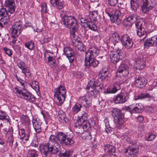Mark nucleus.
Segmentation results:
<instances>
[{
	"label": "nucleus",
	"instance_id": "nucleus-63",
	"mask_svg": "<svg viewBox=\"0 0 157 157\" xmlns=\"http://www.w3.org/2000/svg\"><path fill=\"white\" fill-rule=\"evenodd\" d=\"M31 146L34 147H37L38 145V142L37 140H33L31 144Z\"/></svg>",
	"mask_w": 157,
	"mask_h": 157
},
{
	"label": "nucleus",
	"instance_id": "nucleus-38",
	"mask_svg": "<svg viewBox=\"0 0 157 157\" xmlns=\"http://www.w3.org/2000/svg\"><path fill=\"white\" fill-rule=\"evenodd\" d=\"M58 114L59 118L62 121V122L65 123L68 122L69 120L66 117L65 113L63 111L61 110L59 111L58 112Z\"/></svg>",
	"mask_w": 157,
	"mask_h": 157
},
{
	"label": "nucleus",
	"instance_id": "nucleus-30",
	"mask_svg": "<svg viewBox=\"0 0 157 157\" xmlns=\"http://www.w3.org/2000/svg\"><path fill=\"white\" fill-rule=\"evenodd\" d=\"M82 124H79V123L77 122L75 123L74 131L78 136H80L82 134L84 131Z\"/></svg>",
	"mask_w": 157,
	"mask_h": 157
},
{
	"label": "nucleus",
	"instance_id": "nucleus-61",
	"mask_svg": "<svg viewBox=\"0 0 157 157\" xmlns=\"http://www.w3.org/2000/svg\"><path fill=\"white\" fill-rule=\"evenodd\" d=\"M108 3L110 6H114L117 3L118 0H108Z\"/></svg>",
	"mask_w": 157,
	"mask_h": 157
},
{
	"label": "nucleus",
	"instance_id": "nucleus-58",
	"mask_svg": "<svg viewBox=\"0 0 157 157\" xmlns=\"http://www.w3.org/2000/svg\"><path fill=\"white\" fill-rule=\"evenodd\" d=\"M107 76V75L100 71L98 75V78L101 79V80L105 79Z\"/></svg>",
	"mask_w": 157,
	"mask_h": 157
},
{
	"label": "nucleus",
	"instance_id": "nucleus-10",
	"mask_svg": "<svg viewBox=\"0 0 157 157\" xmlns=\"http://www.w3.org/2000/svg\"><path fill=\"white\" fill-rule=\"evenodd\" d=\"M22 22L19 20H17L15 21L12 25V27L11 29L13 34L15 35H20L22 30Z\"/></svg>",
	"mask_w": 157,
	"mask_h": 157
},
{
	"label": "nucleus",
	"instance_id": "nucleus-42",
	"mask_svg": "<svg viewBox=\"0 0 157 157\" xmlns=\"http://www.w3.org/2000/svg\"><path fill=\"white\" fill-rule=\"evenodd\" d=\"M59 157H71V152L70 151L65 150L64 152L61 151L59 154Z\"/></svg>",
	"mask_w": 157,
	"mask_h": 157
},
{
	"label": "nucleus",
	"instance_id": "nucleus-32",
	"mask_svg": "<svg viewBox=\"0 0 157 157\" xmlns=\"http://www.w3.org/2000/svg\"><path fill=\"white\" fill-rule=\"evenodd\" d=\"M87 114L84 111H82L80 116H79L78 119H77L76 122L80 124H83V123L87 121Z\"/></svg>",
	"mask_w": 157,
	"mask_h": 157
},
{
	"label": "nucleus",
	"instance_id": "nucleus-51",
	"mask_svg": "<svg viewBox=\"0 0 157 157\" xmlns=\"http://www.w3.org/2000/svg\"><path fill=\"white\" fill-rule=\"evenodd\" d=\"M155 135L152 133H148L146 136V140L148 141H151L154 140L155 138Z\"/></svg>",
	"mask_w": 157,
	"mask_h": 157
},
{
	"label": "nucleus",
	"instance_id": "nucleus-31",
	"mask_svg": "<svg viewBox=\"0 0 157 157\" xmlns=\"http://www.w3.org/2000/svg\"><path fill=\"white\" fill-rule=\"evenodd\" d=\"M105 11L110 17L111 18V17H112V19L111 18L112 21L117 24V19H115L114 18V17L116 15V10H113L112 8H108L106 9Z\"/></svg>",
	"mask_w": 157,
	"mask_h": 157
},
{
	"label": "nucleus",
	"instance_id": "nucleus-34",
	"mask_svg": "<svg viewBox=\"0 0 157 157\" xmlns=\"http://www.w3.org/2000/svg\"><path fill=\"white\" fill-rule=\"evenodd\" d=\"M28 84L35 90H38L39 86L38 82L33 79H29L28 81Z\"/></svg>",
	"mask_w": 157,
	"mask_h": 157
},
{
	"label": "nucleus",
	"instance_id": "nucleus-62",
	"mask_svg": "<svg viewBox=\"0 0 157 157\" xmlns=\"http://www.w3.org/2000/svg\"><path fill=\"white\" fill-rule=\"evenodd\" d=\"M145 126L143 124H140L138 125V130L141 132H142L145 130Z\"/></svg>",
	"mask_w": 157,
	"mask_h": 157
},
{
	"label": "nucleus",
	"instance_id": "nucleus-17",
	"mask_svg": "<svg viewBox=\"0 0 157 157\" xmlns=\"http://www.w3.org/2000/svg\"><path fill=\"white\" fill-rule=\"evenodd\" d=\"M113 87L111 89H109L107 90V93L114 94L121 88V85L123 82V81L116 80L115 79Z\"/></svg>",
	"mask_w": 157,
	"mask_h": 157
},
{
	"label": "nucleus",
	"instance_id": "nucleus-1",
	"mask_svg": "<svg viewBox=\"0 0 157 157\" xmlns=\"http://www.w3.org/2000/svg\"><path fill=\"white\" fill-rule=\"evenodd\" d=\"M72 133L58 132L56 136L51 135L47 143H41L39 148L42 155L47 157L52 154L55 155L59 152L61 144L70 146L73 144Z\"/></svg>",
	"mask_w": 157,
	"mask_h": 157
},
{
	"label": "nucleus",
	"instance_id": "nucleus-47",
	"mask_svg": "<svg viewBox=\"0 0 157 157\" xmlns=\"http://www.w3.org/2000/svg\"><path fill=\"white\" fill-rule=\"evenodd\" d=\"M82 125V128L84 131L88 130L90 127V124L87 121L85 122V123H83Z\"/></svg>",
	"mask_w": 157,
	"mask_h": 157
},
{
	"label": "nucleus",
	"instance_id": "nucleus-8",
	"mask_svg": "<svg viewBox=\"0 0 157 157\" xmlns=\"http://www.w3.org/2000/svg\"><path fill=\"white\" fill-rule=\"evenodd\" d=\"M130 92L121 93L114 96L113 98V102L116 104H123L127 102L130 96Z\"/></svg>",
	"mask_w": 157,
	"mask_h": 157
},
{
	"label": "nucleus",
	"instance_id": "nucleus-59",
	"mask_svg": "<svg viewBox=\"0 0 157 157\" xmlns=\"http://www.w3.org/2000/svg\"><path fill=\"white\" fill-rule=\"evenodd\" d=\"M37 151L35 150H32L30 153L29 157H38Z\"/></svg>",
	"mask_w": 157,
	"mask_h": 157
},
{
	"label": "nucleus",
	"instance_id": "nucleus-64",
	"mask_svg": "<svg viewBox=\"0 0 157 157\" xmlns=\"http://www.w3.org/2000/svg\"><path fill=\"white\" fill-rule=\"evenodd\" d=\"M78 20H80L81 23H85L86 22V20L85 19L83 18L82 17V15L81 14H79L78 15Z\"/></svg>",
	"mask_w": 157,
	"mask_h": 157
},
{
	"label": "nucleus",
	"instance_id": "nucleus-56",
	"mask_svg": "<svg viewBox=\"0 0 157 157\" xmlns=\"http://www.w3.org/2000/svg\"><path fill=\"white\" fill-rule=\"evenodd\" d=\"M17 65L21 70L26 66L25 63L23 61H20L19 62H18Z\"/></svg>",
	"mask_w": 157,
	"mask_h": 157
},
{
	"label": "nucleus",
	"instance_id": "nucleus-37",
	"mask_svg": "<svg viewBox=\"0 0 157 157\" xmlns=\"http://www.w3.org/2000/svg\"><path fill=\"white\" fill-rule=\"evenodd\" d=\"M48 64L52 67L56 68L57 64L55 58L52 56H49L48 57Z\"/></svg>",
	"mask_w": 157,
	"mask_h": 157
},
{
	"label": "nucleus",
	"instance_id": "nucleus-18",
	"mask_svg": "<svg viewBox=\"0 0 157 157\" xmlns=\"http://www.w3.org/2000/svg\"><path fill=\"white\" fill-rule=\"evenodd\" d=\"M64 54L69 60L70 63L73 62L74 59V53L73 50L69 47L65 48L63 49Z\"/></svg>",
	"mask_w": 157,
	"mask_h": 157
},
{
	"label": "nucleus",
	"instance_id": "nucleus-39",
	"mask_svg": "<svg viewBox=\"0 0 157 157\" xmlns=\"http://www.w3.org/2000/svg\"><path fill=\"white\" fill-rule=\"evenodd\" d=\"M139 149L137 148H132L129 149L128 153L131 157H136L138 153Z\"/></svg>",
	"mask_w": 157,
	"mask_h": 157
},
{
	"label": "nucleus",
	"instance_id": "nucleus-45",
	"mask_svg": "<svg viewBox=\"0 0 157 157\" xmlns=\"http://www.w3.org/2000/svg\"><path fill=\"white\" fill-rule=\"evenodd\" d=\"M41 14L46 13L47 12V3L46 2L42 3L41 4Z\"/></svg>",
	"mask_w": 157,
	"mask_h": 157
},
{
	"label": "nucleus",
	"instance_id": "nucleus-3",
	"mask_svg": "<svg viewBox=\"0 0 157 157\" xmlns=\"http://www.w3.org/2000/svg\"><path fill=\"white\" fill-rule=\"evenodd\" d=\"M130 63L128 59H125L119 66L116 73L115 79L116 80L122 81L121 76L122 75L124 77L127 76L129 73Z\"/></svg>",
	"mask_w": 157,
	"mask_h": 157
},
{
	"label": "nucleus",
	"instance_id": "nucleus-9",
	"mask_svg": "<svg viewBox=\"0 0 157 157\" xmlns=\"http://www.w3.org/2000/svg\"><path fill=\"white\" fill-rule=\"evenodd\" d=\"M135 26L137 29V33L140 37L146 35H147V32L145 28V23L142 21H137L135 23Z\"/></svg>",
	"mask_w": 157,
	"mask_h": 157
},
{
	"label": "nucleus",
	"instance_id": "nucleus-26",
	"mask_svg": "<svg viewBox=\"0 0 157 157\" xmlns=\"http://www.w3.org/2000/svg\"><path fill=\"white\" fill-rule=\"evenodd\" d=\"M32 122L34 128L36 133H40L42 130L46 129V128L44 129L43 128L42 123L40 121H38L36 120H34Z\"/></svg>",
	"mask_w": 157,
	"mask_h": 157
},
{
	"label": "nucleus",
	"instance_id": "nucleus-2",
	"mask_svg": "<svg viewBox=\"0 0 157 157\" xmlns=\"http://www.w3.org/2000/svg\"><path fill=\"white\" fill-rule=\"evenodd\" d=\"M61 23L66 28L70 29V37L72 39L73 45L75 49L84 51L85 48L80 38L75 35L78 25L77 21L73 16L64 14L61 17Z\"/></svg>",
	"mask_w": 157,
	"mask_h": 157
},
{
	"label": "nucleus",
	"instance_id": "nucleus-6",
	"mask_svg": "<svg viewBox=\"0 0 157 157\" xmlns=\"http://www.w3.org/2000/svg\"><path fill=\"white\" fill-rule=\"evenodd\" d=\"M92 89L90 91H89V94L95 98L98 93L101 90V87L100 86V84L97 81L90 80L88 83L86 87V89L90 90Z\"/></svg>",
	"mask_w": 157,
	"mask_h": 157
},
{
	"label": "nucleus",
	"instance_id": "nucleus-60",
	"mask_svg": "<svg viewBox=\"0 0 157 157\" xmlns=\"http://www.w3.org/2000/svg\"><path fill=\"white\" fill-rule=\"evenodd\" d=\"M11 37L12 38V42L13 43H15L17 41V37L19 36L20 35H17L13 34L12 32H11Z\"/></svg>",
	"mask_w": 157,
	"mask_h": 157
},
{
	"label": "nucleus",
	"instance_id": "nucleus-52",
	"mask_svg": "<svg viewBox=\"0 0 157 157\" xmlns=\"http://www.w3.org/2000/svg\"><path fill=\"white\" fill-rule=\"evenodd\" d=\"M7 15H8L6 9L5 8H1L0 9V19L2 17H3Z\"/></svg>",
	"mask_w": 157,
	"mask_h": 157
},
{
	"label": "nucleus",
	"instance_id": "nucleus-57",
	"mask_svg": "<svg viewBox=\"0 0 157 157\" xmlns=\"http://www.w3.org/2000/svg\"><path fill=\"white\" fill-rule=\"evenodd\" d=\"M3 50L5 52L6 54L10 56H11L12 55V52L11 50L9 48L4 47Z\"/></svg>",
	"mask_w": 157,
	"mask_h": 157
},
{
	"label": "nucleus",
	"instance_id": "nucleus-49",
	"mask_svg": "<svg viewBox=\"0 0 157 157\" xmlns=\"http://www.w3.org/2000/svg\"><path fill=\"white\" fill-rule=\"evenodd\" d=\"M14 139V138L13 136L12 135H10L8 137V139L6 141L7 143L9 144V146L11 147L13 146Z\"/></svg>",
	"mask_w": 157,
	"mask_h": 157
},
{
	"label": "nucleus",
	"instance_id": "nucleus-25",
	"mask_svg": "<svg viewBox=\"0 0 157 157\" xmlns=\"http://www.w3.org/2000/svg\"><path fill=\"white\" fill-rule=\"evenodd\" d=\"M112 38L113 41V42H109V46L114 48V47H115L116 43H119L120 41H121V38L117 33L115 32L112 34Z\"/></svg>",
	"mask_w": 157,
	"mask_h": 157
},
{
	"label": "nucleus",
	"instance_id": "nucleus-50",
	"mask_svg": "<svg viewBox=\"0 0 157 157\" xmlns=\"http://www.w3.org/2000/svg\"><path fill=\"white\" fill-rule=\"evenodd\" d=\"M14 77L16 78L17 80L20 82L21 86H25L26 84L25 81L18 77L17 74L14 75Z\"/></svg>",
	"mask_w": 157,
	"mask_h": 157
},
{
	"label": "nucleus",
	"instance_id": "nucleus-23",
	"mask_svg": "<svg viewBox=\"0 0 157 157\" xmlns=\"http://www.w3.org/2000/svg\"><path fill=\"white\" fill-rule=\"evenodd\" d=\"M104 151L109 154L108 155H113L116 156V147L110 144H105L104 146Z\"/></svg>",
	"mask_w": 157,
	"mask_h": 157
},
{
	"label": "nucleus",
	"instance_id": "nucleus-22",
	"mask_svg": "<svg viewBox=\"0 0 157 157\" xmlns=\"http://www.w3.org/2000/svg\"><path fill=\"white\" fill-rule=\"evenodd\" d=\"M127 11L126 9L122 10H116V16L114 18L117 19V24H120L121 23V20L123 16L125 14Z\"/></svg>",
	"mask_w": 157,
	"mask_h": 157
},
{
	"label": "nucleus",
	"instance_id": "nucleus-21",
	"mask_svg": "<svg viewBox=\"0 0 157 157\" xmlns=\"http://www.w3.org/2000/svg\"><path fill=\"white\" fill-rule=\"evenodd\" d=\"M135 78V84L139 87L143 88L146 85L147 81L144 77L140 76H136Z\"/></svg>",
	"mask_w": 157,
	"mask_h": 157
},
{
	"label": "nucleus",
	"instance_id": "nucleus-11",
	"mask_svg": "<svg viewBox=\"0 0 157 157\" xmlns=\"http://www.w3.org/2000/svg\"><path fill=\"white\" fill-rule=\"evenodd\" d=\"M99 50L97 46L94 45L89 48L88 50L86 52L85 59L95 58L99 53Z\"/></svg>",
	"mask_w": 157,
	"mask_h": 157
},
{
	"label": "nucleus",
	"instance_id": "nucleus-7",
	"mask_svg": "<svg viewBox=\"0 0 157 157\" xmlns=\"http://www.w3.org/2000/svg\"><path fill=\"white\" fill-rule=\"evenodd\" d=\"M15 90L17 93V95L20 98L23 99L31 103H33L36 101V98L34 95L30 92L25 90H19L15 88Z\"/></svg>",
	"mask_w": 157,
	"mask_h": 157
},
{
	"label": "nucleus",
	"instance_id": "nucleus-24",
	"mask_svg": "<svg viewBox=\"0 0 157 157\" xmlns=\"http://www.w3.org/2000/svg\"><path fill=\"white\" fill-rule=\"evenodd\" d=\"M19 134L21 139L27 141L30 136V130L29 128L26 131L24 129H21L19 132Z\"/></svg>",
	"mask_w": 157,
	"mask_h": 157
},
{
	"label": "nucleus",
	"instance_id": "nucleus-54",
	"mask_svg": "<svg viewBox=\"0 0 157 157\" xmlns=\"http://www.w3.org/2000/svg\"><path fill=\"white\" fill-rule=\"evenodd\" d=\"M98 13L97 11H95L90 13L89 15L90 17H91L94 20H95L98 16Z\"/></svg>",
	"mask_w": 157,
	"mask_h": 157
},
{
	"label": "nucleus",
	"instance_id": "nucleus-14",
	"mask_svg": "<svg viewBox=\"0 0 157 157\" xmlns=\"http://www.w3.org/2000/svg\"><path fill=\"white\" fill-rule=\"evenodd\" d=\"M144 44V47L146 48H148L150 47L157 46V35L147 39Z\"/></svg>",
	"mask_w": 157,
	"mask_h": 157
},
{
	"label": "nucleus",
	"instance_id": "nucleus-36",
	"mask_svg": "<svg viewBox=\"0 0 157 157\" xmlns=\"http://www.w3.org/2000/svg\"><path fill=\"white\" fill-rule=\"evenodd\" d=\"M82 105L79 103H76L72 108V112L74 114H76L81 110Z\"/></svg>",
	"mask_w": 157,
	"mask_h": 157
},
{
	"label": "nucleus",
	"instance_id": "nucleus-19",
	"mask_svg": "<svg viewBox=\"0 0 157 157\" xmlns=\"http://www.w3.org/2000/svg\"><path fill=\"white\" fill-rule=\"evenodd\" d=\"M132 107V106L130 105L128 106V109L134 113H141L144 109V106L141 103L136 104Z\"/></svg>",
	"mask_w": 157,
	"mask_h": 157
},
{
	"label": "nucleus",
	"instance_id": "nucleus-48",
	"mask_svg": "<svg viewBox=\"0 0 157 157\" xmlns=\"http://www.w3.org/2000/svg\"><path fill=\"white\" fill-rule=\"evenodd\" d=\"M82 136V139L84 140H90L92 137L91 136V133L90 132H86L85 133H83Z\"/></svg>",
	"mask_w": 157,
	"mask_h": 157
},
{
	"label": "nucleus",
	"instance_id": "nucleus-27",
	"mask_svg": "<svg viewBox=\"0 0 157 157\" xmlns=\"http://www.w3.org/2000/svg\"><path fill=\"white\" fill-rule=\"evenodd\" d=\"M110 57L111 61L114 64L117 63L121 60L119 55H118L115 51H111Z\"/></svg>",
	"mask_w": 157,
	"mask_h": 157
},
{
	"label": "nucleus",
	"instance_id": "nucleus-46",
	"mask_svg": "<svg viewBox=\"0 0 157 157\" xmlns=\"http://www.w3.org/2000/svg\"><path fill=\"white\" fill-rule=\"evenodd\" d=\"M127 49L130 48L133 46V42L132 40H130L128 42H126L125 44H122Z\"/></svg>",
	"mask_w": 157,
	"mask_h": 157
},
{
	"label": "nucleus",
	"instance_id": "nucleus-16",
	"mask_svg": "<svg viewBox=\"0 0 157 157\" xmlns=\"http://www.w3.org/2000/svg\"><path fill=\"white\" fill-rule=\"evenodd\" d=\"M85 59V66L86 68H89L90 67L95 68L97 67L99 63L98 60L95 59V58Z\"/></svg>",
	"mask_w": 157,
	"mask_h": 157
},
{
	"label": "nucleus",
	"instance_id": "nucleus-28",
	"mask_svg": "<svg viewBox=\"0 0 157 157\" xmlns=\"http://www.w3.org/2000/svg\"><path fill=\"white\" fill-rule=\"evenodd\" d=\"M136 14H132L124 19V22L127 23V25L130 26L134 23L136 20Z\"/></svg>",
	"mask_w": 157,
	"mask_h": 157
},
{
	"label": "nucleus",
	"instance_id": "nucleus-29",
	"mask_svg": "<svg viewBox=\"0 0 157 157\" xmlns=\"http://www.w3.org/2000/svg\"><path fill=\"white\" fill-rule=\"evenodd\" d=\"M50 2L55 8L59 10L62 9L64 6L63 2H60L59 0H50Z\"/></svg>",
	"mask_w": 157,
	"mask_h": 157
},
{
	"label": "nucleus",
	"instance_id": "nucleus-4",
	"mask_svg": "<svg viewBox=\"0 0 157 157\" xmlns=\"http://www.w3.org/2000/svg\"><path fill=\"white\" fill-rule=\"evenodd\" d=\"M112 114L113 117V121L116 124V128L120 130L123 127L124 117L121 110L116 108L112 110Z\"/></svg>",
	"mask_w": 157,
	"mask_h": 157
},
{
	"label": "nucleus",
	"instance_id": "nucleus-43",
	"mask_svg": "<svg viewBox=\"0 0 157 157\" xmlns=\"http://www.w3.org/2000/svg\"><path fill=\"white\" fill-rule=\"evenodd\" d=\"M116 51H115L116 53H117V55H119L120 59H121L122 58L126 56V53L123 50L117 48V49L116 48Z\"/></svg>",
	"mask_w": 157,
	"mask_h": 157
},
{
	"label": "nucleus",
	"instance_id": "nucleus-53",
	"mask_svg": "<svg viewBox=\"0 0 157 157\" xmlns=\"http://www.w3.org/2000/svg\"><path fill=\"white\" fill-rule=\"evenodd\" d=\"M0 20L3 22L4 25H6L9 22V17L7 15L3 17H2L0 19Z\"/></svg>",
	"mask_w": 157,
	"mask_h": 157
},
{
	"label": "nucleus",
	"instance_id": "nucleus-41",
	"mask_svg": "<svg viewBox=\"0 0 157 157\" xmlns=\"http://www.w3.org/2000/svg\"><path fill=\"white\" fill-rule=\"evenodd\" d=\"M25 47L30 50H33L35 47V44L33 40L28 41L25 44Z\"/></svg>",
	"mask_w": 157,
	"mask_h": 157
},
{
	"label": "nucleus",
	"instance_id": "nucleus-40",
	"mask_svg": "<svg viewBox=\"0 0 157 157\" xmlns=\"http://www.w3.org/2000/svg\"><path fill=\"white\" fill-rule=\"evenodd\" d=\"M21 73L23 74L27 78H29L31 75L30 68L27 66L21 70Z\"/></svg>",
	"mask_w": 157,
	"mask_h": 157
},
{
	"label": "nucleus",
	"instance_id": "nucleus-55",
	"mask_svg": "<svg viewBox=\"0 0 157 157\" xmlns=\"http://www.w3.org/2000/svg\"><path fill=\"white\" fill-rule=\"evenodd\" d=\"M137 99L144 98L150 97V95L148 93H143L138 96Z\"/></svg>",
	"mask_w": 157,
	"mask_h": 157
},
{
	"label": "nucleus",
	"instance_id": "nucleus-15",
	"mask_svg": "<svg viewBox=\"0 0 157 157\" xmlns=\"http://www.w3.org/2000/svg\"><path fill=\"white\" fill-rule=\"evenodd\" d=\"M91 99L89 97L82 96L80 97L78 101L82 105L86 108H89L91 105Z\"/></svg>",
	"mask_w": 157,
	"mask_h": 157
},
{
	"label": "nucleus",
	"instance_id": "nucleus-35",
	"mask_svg": "<svg viewBox=\"0 0 157 157\" xmlns=\"http://www.w3.org/2000/svg\"><path fill=\"white\" fill-rule=\"evenodd\" d=\"M131 8L134 11L137 10L139 7L138 0H131Z\"/></svg>",
	"mask_w": 157,
	"mask_h": 157
},
{
	"label": "nucleus",
	"instance_id": "nucleus-33",
	"mask_svg": "<svg viewBox=\"0 0 157 157\" xmlns=\"http://www.w3.org/2000/svg\"><path fill=\"white\" fill-rule=\"evenodd\" d=\"M87 27L95 32L98 31V27L94 22L88 21L86 22Z\"/></svg>",
	"mask_w": 157,
	"mask_h": 157
},
{
	"label": "nucleus",
	"instance_id": "nucleus-5",
	"mask_svg": "<svg viewBox=\"0 0 157 157\" xmlns=\"http://www.w3.org/2000/svg\"><path fill=\"white\" fill-rule=\"evenodd\" d=\"M66 90L65 86L60 85L54 90V96L58 100V106H61L64 103L66 98Z\"/></svg>",
	"mask_w": 157,
	"mask_h": 157
},
{
	"label": "nucleus",
	"instance_id": "nucleus-20",
	"mask_svg": "<svg viewBox=\"0 0 157 157\" xmlns=\"http://www.w3.org/2000/svg\"><path fill=\"white\" fill-rule=\"evenodd\" d=\"M4 5L8 8L9 13L11 14L14 13L16 8L14 0H6Z\"/></svg>",
	"mask_w": 157,
	"mask_h": 157
},
{
	"label": "nucleus",
	"instance_id": "nucleus-44",
	"mask_svg": "<svg viewBox=\"0 0 157 157\" xmlns=\"http://www.w3.org/2000/svg\"><path fill=\"white\" fill-rule=\"evenodd\" d=\"M132 40L127 34H125L121 36V41L122 44H125L126 42Z\"/></svg>",
	"mask_w": 157,
	"mask_h": 157
},
{
	"label": "nucleus",
	"instance_id": "nucleus-12",
	"mask_svg": "<svg viewBox=\"0 0 157 157\" xmlns=\"http://www.w3.org/2000/svg\"><path fill=\"white\" fill-rule=\"evenodd\" d=\"M142 10L145 13L151 10L154 6V3L151 0H142Z\"/></svg>",
	"mask_w": 157,
	"mask_h": 157
},
{
	"label": "nucleus",
	"instance_id": "nucleus-13",
	"mask_svg": "<svg viewBox=\"0 0 157 157\" xmlns=\"http://www.w3.org/2000/svg\"><path fill=\"white\" fill-rule=\"evenodd\" d=\"M144 56H141L136 59V63L134 65V68L136 70H142L145 67L146 62Z\"/></svg>",
	"mask_w": 157,
	"mask_h": 157
}]
</instances>
